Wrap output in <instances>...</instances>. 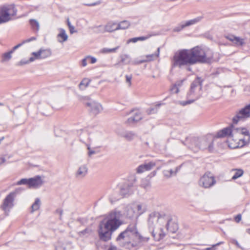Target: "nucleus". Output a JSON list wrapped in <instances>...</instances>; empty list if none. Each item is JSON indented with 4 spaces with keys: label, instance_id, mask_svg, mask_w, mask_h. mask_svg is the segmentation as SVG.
I'll use <instances>...</instances> for the list:
<instances>
[{
    "label": "nucleus",
    "instance_id": "1",
    "mask_svg": "<svg viewBox=\"0 0 250 250\" xmlns=\"http://www.w3.org/2000/svg\"><path fill=\"white\" fill-rule=\"evenodd\" d=\"M210 58L207 56L204 49L199 46L190 49H181L176 52L173 57V67L182 68L188 66L187 70L191 71L189 66L197 63L209 62Z\"/></svg>",
    "mask_w": 250,
    "mask_h": 250
},
{
    "label": "nucleus",
    "instance_id": "2",
    "mask_svg": "<svg viewBox=\"0 0 250 250\" xmlns=\"http://www.w3.org/2000/svg\"><path fill=\"white\" fill-rule=\"evenodd\" d=\"M122 216L120 211L115 210L111 211L104 220L100 222L98 229L100 240L107 241L111 239L113 232L122 224V222L120 220Z\"/></svg>",
    "mask_w": 250,
    "mask_h": 250
},
{
    "label": "nucleus",
    "instance_id": "3",
    "mask_svg": "<svg viewBox=\"0 0 250 250\" xmlns=\"http://www.w3.org/2000/svg\"><path fill=\"white\" fill-rule=\"evenodd\" d=\"M172 218L168 215L165 214H160L159 212H152L150 214L148 220V223L150 230L152 229V235L155 240L159 241L163 239L166 235L162 228H160V232L159 233V238L155 237V234L153 230V224L157 222L161 225L165 224L167 231L172 233H174L178 229V226L176 224L171 222Z\"/></svg>",
    "mask_w": 250,
    "mask_h": 250
},
{
    "label": "nucleus",
    "instance_id": "4",
    "mask_svg": "<svg viewBox=\"0 0 250 250\" xmlns=\"http://www.w3.org/2000/svg\"><path fill=\"white\" fill-rule=\"evenodd\" d=\"M235 130L240 134L244 135V136L243 138L235 140L234 141H237L236 145L230 146L229 145V147L236 148L242 147L248 145L250 141V134L249 130L245 128H235L231 126L227 127L219 131L217 133V137L218 138L229 137L231 139L233 137Z\"/></svg>",
    "mask_w": 250,
    "mask_h": 250
},
{
    "label": "nucleus",
    "instance_id": "5",
    "mask_svg": "<svg viewBox=\"0 0 250 250\" xmlns=\"http://www.w3.org/2000/svg\"><path fill=\"white\" fill-rule=\"evenodd\" d=\"M202 80L200 77H197L191 83L189 90L187 93L186 101H181L180 104L183 106L190 104L199 99L201 96Z\"/></svg>",
    "mask_w": 250,
    "mask_h": 250
},
{
    "label": "nucleus",
    "instance_id": "6",
    "mask_svg": "<svg viewBox=\"0 0 250 250\" xmlns=\"http://www.w3.org/2000/svg\"><path fill=\"white\" fill-rule=\"evenodd\" d=\"M135 224H132L128 226L126 229L121 232L116 239L119 245L123 247L129 248L130 246L134 247L132 243L133 235L136 233Z\"/></svg>",
    "mask_w": 250,
    "mask_h": 250
},
{
    "label": "nucleus",
    "instance_id": "7",
    "mask_svg": "<svg viewBox=\"0 0 250 250\" xmlns=\"http://www.w3.org/2000/svg\"><path fill=\"white\" fill-rule=\"evenodd\" d=\"M191 143H194L195 147L192 145H189L188 148L194 152H197L199 149L204 150L208 149V151L212 152L213 150V140L211 137H204L198 138L194 137L191 140Z\"/></svg>",
    "mask_w": 250,
    "mask_h": 250
},
{
    "label": "nucleus",
    "instance_id": "8",
    "mask_svg": "<svg viewBox=\"0 0 250 250\" xmlns=\"http://www.w3.org/2000/svg\"><path fill=\"white\" fill-rule=\"evenodd\" d=\"M133 192V187L132 184L125 183L120 188V194L117 196L114 194L109 197L110 202L113 204L114 202L118 201L122 198L126 197L132 194Z\"/></svg>",
    "mask_w": 250,
    "mask_h": 250
},
{
    "label": "nucleus",
    "instance_id": "9",
    "mask_svg": "<svg viewBox=\"0 0 250 250\" xmlns=\"http://www.w3.org/2000/svg\"><path fill=\"white\" fill-rule=\"evenodd\" d=\"M216 183L214 175L209 171L206 172L200 178L198 185L204 188H210Z\"/></svg>",
    "mask_w": 250,
    "mask_h": 250
},
{
    "label": "nucleus",
    "instance_id": "10",
    "mask_svg": "<svg viewBox=\"0 0 250 250\" xmlns=\"http://www.w3.org/2000/svg\"><path fill=\"white\" fill-rule=\"evenodd\" d=\"M43 181L40 175H37L29 179L23 178L18 181L16 185H27L29 188H37L41 187Z\"/></svg>",
    "mask_w": 250,
    "mask_h": 250
},
{
    "label": "nucleus",
    "instance_id": "11",
    "mask_svg": "<svg viewBox=\"0 0 250 250\" xmlns=\"http://www.w3.org/2000/svg\"><path fill=\"white\" fill-rule=\"evenodd\" d=\"M17 10L14 5L3 7L1 9L0 24L6 22L11 20L10 16L16 15Z\"/></svg>",
    "mask_w": 250,
    "mask_h": 250
},
{
    "label": "nucleus",
    "instance_id": "12",
    "mask_svg": "<svg viewBox=\"0 0 250 250\" xmlns=\"http://www.w3.org/2000/svg\"><path fill=\"white\" fill-rule=\"evenodd\" d=\"M250 118V104H248L236 112L235 116L232 119V122L236 124L240 120H245Z\"/></svg>",
    "mask_w": 250,
    "mask_h": 250
},
{
    "label": "nucleus",
    "instance_id": "13",
    "mask_svg": "<svg viewBox=\"0 0 250 250\" xmlns=\"http://www.w3.org/2000/svg\"><path fill=\"white\" fill-rule=\"evenodd\" d=\"M15 199L14 193H10L3 200V203L1 205V208L6 214H8L10 209L14 207Z\"/></svg>",
    "mask_w": 250,
    "mask_h": 250
},
{
    "label": "nucleus",
    "instance_id": "14",
    "mask_svg": "<svg viewBox=\"0 0 250 250\" xmlns=\"http://www.w3.org/2000/svg\"><path fill=\"white\" fill-rule=\"evenodd\" d=\"M51 51L49 49L41 48L37 52L32 53L33 57H30V61H34L35 60L45 59L51 55Z\"/></svg>",
    "mask_w": 250,
    "mask_h": 250
},
{
    "label": "nucleus",
    "instance_id": "15",
    "mask_svg": "<svg viewBox=\"0 0 250 250\" xmlns=\"http://www.w3.org/2000/svg\"><path fill=\"white\" fill-rule=\"evenodd\" d=\"M203 19V17L200 16L196 17V18L194 19L190 20L189 21H185V22H181L180 24H179L178 26L175 27L173 29L174 32H178L181 31L184 28L190 26L193 24H195L199 22H200L201 20Z\"/></svg>",
    "mask_w": 250,
    "mask_h": 250
},
{
    "label": "nucleus",
    "instance_id": "16",
    "mask_svg": "<svg viewBox=\"0 0 250 250\" xmlns=\"http://www.w3.org/2000/svg\"><path fill=\"white\" fill-rule=\"evenodd\" d=\"M85 105L89 107L90 111L94 115L99 114L103 110L101 104L95 101L86 102Z\"/></svg>",
    "mask_w": 250,
    "mask_h": 250
},
{
    "label": "nucleus",
    "instance_id": "17",
    "mask_svg": "<svg viewBox=\"0 0 250 250\" xmlns=\"http://www.w3.org/2000/svg\"><path fill=\"white\" fill-rule=\"evenodd\" d=\"M156 166V163L154 162L151 161L147 163L139 166L137 168V172L138 173H141L145 171H148L151 170L153 167Z\"/></svg>",
    "mask_w": 250,
    "mask_h": 250
},
{
    "label": "nucleus",
    "instance_id": "18",
    "mask_svg": "<svg viewBox=\"0 0 250 250\" xmlns=\"http://www.w3.org/2000/svg\"><path fill=\"white\" fill-rule=\"evenodd\" d=\"M226 38L232 42L237 46H242L245 43L244 40L238 37H235L232 35H229L226 37Z\"/></svg>",
    "mask_w": 250,
    "mask_h": 250
},
{
    "label": "nucleus",
    "instance_id": "19",
    "mask_svg": "<svg viewBox=\"0 0 250 250\" xmlns=\"http://www.w3.org/2000/svg\"><path fill=\"white\" fill-rule=\"evenodd\" d=\"M88 168L85 165L80 166L76 173V177L78 178L84 177L87 173Z\"/></svg>",
    "mask_w": 250,
    "mask_h": 250
},
{
    "label": "nucleus",
    "instance_id": "20",
    "mask_svg": "<svg viewBox=\"0 0 250 250\" xmlns=\"http://www.w3.org/2000/svg\"><path fill=\"white\" fill-rule=\"evenodd\" d=\"M118 30V23L116 22H109L104 27V31L108 32H112Z\"/></svg>",
    "mask_w": 250,
    "mask_h": 250
},
{
    "label": "nucleus",
    "instance_id": "21",
    "mask_svg": "<svg viewBox=\"0 0 250 250\" xmlns=\"http://www.w3.org/2000/svg\"><path fill=\"white\" fill-rule=\"evenodd\" d=\"M135 231H136V233L133 235V240L134 239H137L140 242H146L149 240V237H144L138 232L136 225Z\"/></svg>",
    "mask_w": 250,
    "mask_h": 250
},
{
    "label": "nucleus",
    "instance_id": "22",
    "mask_svg": "<svg viewBox=\"0 0 250 250\" xmlns=\"http://www.w3.org/2000/svg\"><path fill=\"white\" fill-rule=\"evenodd\" d=\"M58 41L59 42H63L67 41L68 36L67 35L65 31L62 28L60 29V33L57 36Z\"/></svg>",
    "mask_w": 250,
    "mask_h": 250
},
{
    "label": "nucleus",
    "instance_id": "23",
    "mask_svg": "<svg viewBox=\"0 0 250 250\" xmlns=\"http://www.w3.org/2000/svg\"><path fill=\"white\" fill-rule=\"evenodd\" d=\"M160 53V48H157V50L156 52L154 54H152L150 55H147L145 56L142 57L143 58V59L146 61V62L151 61L155 59H156L157 58L159 57Z\"/></svg>",
    "mask_w": 250,
    "mask_h": 250
},
{
    "label": "nucleus",
    "instance_id": "24",
    "mask_svg": "<svg viewBox=\"0 0 250 250\" xmlns=\"http://www.w3.org/2000/svg\"><path fill=\"white\" fill-rule=\"evenodd\" d=\"M120 135L129 141L132 140L136 136V134L131 131H124L121 133Z\"/></svg>",
    "mask_w": 250,
    "mask_h": 250
},
{
    "label": "nucleus",
    "instance_id": "25",
    "mask_svg": "<svg viewBox=\"0 0 250 250\" xmlns=\"http://www.w3.org/2000/svg\"><path fill=\"white\" fill-rule=\"evenodd\" d=\"M142 119V116L140 113L137 112L133 117H131L127 119V122L129 124L136 123Z\"/></svg>",
    "mask_w": 250,
    "mask_h": 250
},
{
    "label": "nucleus",
    "instance_id": "26",
    "mask_svg": "<svg viewBox=\"0 0 250 250\" xmlns=\"http://www.w3.org/2000/svg\"><path fill=\"white\" fill-rule=\"evenodd\" d=\"M130 25L129 21L124 20L118 23V30H125L127 29Z\"/></svg>",
    "mask_w": 250,
    "mask_h": 250
},
{
    "label": "nucleus",
    "instance_id": "27",
    "mask_svg": "<svg viewBox=\"0 0 250 250\" xmlns=\"http://www.w3.org/2000/svg\"><path fill=\"white\" fill-rule=\"evenodd\" d=\"M29 23L31 26L32 29L35 32H38L40 29V24L39 22L35 19H30Z\"/></svg>",
    "mask_w": 250,
    "mask_h": 250
},
{
    "label": "nucleus",
    "instance_id": "28",
    "mask_svg": "<svg viewBox=\"0 0 250 250\" xmlns=\"http://www.w3.org/2000/svg\"><path fill=\"white\" fill-rule=\"evenodd\" d=\"M41 206V201L39 198H36L35 202L31 206V212H33L35 211L38 210Z\"/></svg>",
    "mask_w": 250,
    "mask_h": 250
},
{
    "label": "nucleus",
    "instance_id": "29",
    "mask_svg": "<svg viewBox=\"0 0 250 250\" xmlns=\"http://www.w3.org/2000/svg\"><path fill=\"white\" fill-rule=\"evenodd\" d=\"M150 36H151V35H149V36H145V37H139L133 38L130 39L128 41V42H136L138 41H145V40L148 39Z\"/></svg>",
    "mask_w": 250,
    "mask_h": 250
},
{
    "label": "nucleus",
    "instance_id": "30",
    "mask_svg": "<svg viewBox=\"0 0 250 250\" xmlns=\"http://www.w3.org/2000/svg\"><path fill=\"white\" fill-rule=\"evenodd\" d=\"M13 53V51H10L8 52L2 54V59L1 62H7L9 61L12 56L11 54Z\"/></svg>",
    "mask_w": 250,
    "mask_h": 250
},
{
    "label": "nucleus",
    "instance_id": "31",
    "mask_svg": "<svg viewBox=\"0 0 250 250\" xmlns=\"http://www.w3.org/2000/svg\"><path fill=\"white\" fill-rule=\"evenodd\" d=\"M121 62L125 64H128L130 62L131 59L129 55L125 54L121 56Z\"/></svg>",
    "mask_w": 250,
    "mask_h": 250
},
{
    "label": "nucleus",
    "instance_id": "32",
    "mask_svg": "<svg viewBox=\"0 0 250 250\" xmlns=\"http://www.w3.org/2000/svg\"><path fill=\"white\" fill-rule=\"evenodd\" d=\"M235 170L236 171L235 174H234V175L232 176V180H235L239 177H240L241 176H242L244 173V171L242 169H235Z\"/></svg>",
    "mask_w": 250,
    "mask_h": 250
},
{
    "label": "nucleus",
    "instance_id": "33",
    "mask_svg": "<svg viewBox=\"0 0 250 250\" xmlns=\"http://www.w3.org/2000/svg\"><path fill=\"white\" fill-rule=\"evenodd\" d=\"M56 250H71L70 244L58 245L56 247Z\"/></svg>",
    "mask_w": 250,
    "mask_h": 250
},
{
    "label": "nucleus",
    "instance_id": "34",
    "mask_svg": "<svg viewBox=\"0 0 250 250\" xmlns=\"http://www.w3.org/2000/svg\"><path fill=\"white\" fill-rule=\"evenodd\" d=\"M141 187L146 189L150 187V182L147 179H143L141 181Z\"/></svg>",
    "mask_w": 250,
    "mask_h": 250
},
{
    "label": "nucleus",
    "instance_id": "35",
    "mask_svg": "<svg viewBox=\"0 0 250 250\" xmlns=\"http://www.w3.org/2000/svg\"><path fill=\"white\" fill-rule=\"evenodd\" d=\"M135 212L133 208L131 207L127 208L126 216L128 218H131L133 217Z\"/></svg>",
    "mask_w": 250,
    "mask_h": 250
},
{
    "label": "nucleus",
    "instance_id": "36",
    "mask_svg": "<svg viewBox=\"0 0 250 250\" xmlns=\"http://www.w3.org/2000/svg\"><path fill=\"white\" fill-rule=\"evenodd\" d=\"M118 48H119L118 46L113 48H111V49L104 48L102 49L101 52L103 53H111V52H115L118 49Z\"/></svg>",
    "mask_w": 250,
    "mask_h": 250
},
{
    "label": "nucleus",
    "instance_id": "37",
    "mask_svg": "<svg viewBox=\"0 0 250 250\" xmlns=\"http://www.w3.org/2000/svg\"><path fill=\"white\" fill-rule=\"evenodd\" d=\"M193 137L187 138L185 141H182L181 142L184 145L187 146L188 147L189 145H192L194 147H195L194 143H191L190 142V140Z\"/></svg>",
    "mask_w": 250,
    "mask_h": 250
},
{
    "label": "nucleus",
    "instance_id": "38",
    "mask_svg": "<svg viewBox=\"0 0 250 250\" xmlns=\"http://www.w3.org/2000/svg\"><path fill=\"white\" fill-rule=\"evenodd\" d=\"M30 58L28 60H26L25 59H22L21 61L18 62L16 63V65H17V66H22V65H23L24 64H27V63H28L29 62H33V61H30Z\"/></svg>",
    "mask_w": 250,
    "mask_h": 250
},
{
    "label": "nucleus",
    "instance_id": "39",
    "mask_svg": "<svg viewBox=\"0 0 250 250\" xmlns=\"http://www.w3.org/2000/svg\"><path fill=\"white\" fill-rule=\"evenodd\" d=\"M90 82V80H89L88 79H84L83 80V81L80 83L79 86L81 88L83 85L84 86V87H86L88 86Z\"/></svg>",
    "mask_w": 250,
    "mask_h": 250
},
{
    "label": "nucleus",
    "instance_id": "40",
    "mask_svg": "<svg viewBox=\"0 0 250 250\" xmlns=\"http://www.w3.org/2000/svg\"><path fill=\"white\" fill-rule=\"evenodd\" d=\"M161 104H158L156 105L155 107L151 108L147 111V113L148 114H150L152 113H155L157 112V108Z\"/></svg>",
    "mask_w": 250,
    "mask_h": 250
},
{
    "label": "nucleus",
    "instance_id": "41",
    "mask_svg": "<svg viewBox=\"0 0 250 250\" xmlns=\"http://www.w3.org/2000/svg\"><path fill=\"white\" fill-rule=\"evenodd\" d=\"M145 62H146V61H145V60H144L143 59L140 60H138L137 59V60H135L131 62V63L133 65H137V64H141V63H144Z\"/></svg>",
    "mask_w": 250,
    "mask_h": 250
},
{
    "label": "nucleus",
    "instance_id": "42",
    "mask_svg": "<svg viewBox=\"0 0 250 250\" xmlns=\"http://www.w3.org/2000/svg\"><path fill=\"white\" fill-rule=\"evenodd\" d=\"M180 167H181L180 166L176 167V168H175V171H173V170L172 169H170V170H168V173H169V174H170V177L173 174L176 175L177 172L180 169Z\"/></svg>",
    "mask_w": 250,
    "mask_h": 250
},
{
    "label": "nucleus",
    "instance_id": "43",
    "mask_svg": "<svg viewBox=\"0 0 250 250\" xmlns=\"http://www.w3.org/2000/svg\"><path fill=\"white\" fill-rule=\"evenodd\" d=\"M55 213L59 214V215H60L59 219L60 220H62V215L63 213V210L61 208H58L55 210Z\"/></svg>",
    "mask_w": 250,
    "mask_h": 250
},
{
    "label": "nucleus",
    "instance_id": "44",
    "mask_svg": "<svg viewBox=\"0 0 250 250\" xmlns=\"http://www.w3.org/2000/svg\"><path fill=\"white\" fill-rule=\"evenodd\" d=\"M91 232V230L89 229H85L80 232V235H85L86 234H89Z\"/></svg>",
    "mask_w": 250,
    "mask_h": 250
},
{
    "label": "nucleus",
    "instance_id": "45",
    "mask_svg": "<svg viewBox=\"0 0 250 250\" xmlns=\"http://www.w3.org/2000/svg\"><path fill=\"white\" fill-rule=\"evenodd\" d=\"M126 82L128 84V86H130L131 84V79H132V75H126L125 76Z\"/></svg>",
    "mask_w": 250,
    "mask_h": 250
},
{
    "label": "nucleus",
    "instance_id": "46",
    "mask_svg": "<svg viewBox=\"0 0 250 250\" xmlns=\"http://www.w3.org/2000/svg\"><path fill=\"white\" fill-rule=\"evenodd\" d=\"M23 190V189L22 188H16L14 191H12L11 193H14V197H16L17 194L20 193Z\"/></svg>",
    "mask_w": 250,
    "mask_h": 250
},
{
    "label": "nucleus",
    "instance_id": "47",
    "mask_svg": "<svg viewBox=\"0 0 250 250\" xmlns=\"http://www.w3.org/2000/svg\"><path fill=\"white\" fill-rule=\"evenodd\" d=\"M137 210H138L139 214H141L145 211V209L142 208V206L141 205H140V204L138 205L137 206Z\"/></svg>",
    "mask_w": 250,
    "mask_h": 250
},
{
    "label": "nucleus",
    "instance_id": "48",
    "mask_svg": "<svg viewBox=\"0 0 250 250\" xmlns=\"http://www.w3.org/2000/svg\"><path fill=\"white\" fill-rule=\"evenodd\" d=\"M171 91L175 93L179 92V88L177 87L176 84H175L171 88Z\"/></svg>",
    "mask_w": 250,
    "mask_h": 250
},
{
    "label": "nucleus",
    "instance_id": "49",
    "mask_svg": "<svg viewBox=\"0 0 250 250\" xmlns=\"http://www.w3.org/2000/svg\"><path fill=\"white\" fill-rule=\"evenodd\" d=\"M87 59H90V62L91 63H94L96 62V59L94 57H91V56H88L87 57Z\"/></svg>",
    "mask_w": 250,
    "mask_h": 250
},
{
    "label": "nucleus",
    "instance_id": "50",
    "mask_svg": "<svg viewBox=\"0 0 250 250\" xmlns=\"http://www.w3.org/2000/svg\"><path fill=\"white\" fill-rule=\"evenodd\" d=\"M36 40V38L34 37H31L29 39H28L26 40H24V41H23L22 42V43H26V42H31L32 41H34V40Z\"/></svg>",
    "mask_w": 250,
    "mask_h": 250
},
{
    "label": "nucleus",
    "instance_id": "51",
    "mask_svg": "<svg viewBox=\"0 0 250 250\" xmlns=\"http://www.w3.org/2000/svg\"><path fill=\"white\" fill-rule=\"evenodd\" d=\"M100 3H101V1H97L96 2H94V3H89V4H85V5H87V6H95V5H98V4H100Z\"/></svg>",
    "mask_w": 250,
    "mask_h": 250
},
{
    "label": "nucleus",
    "instance_id": "52",
    "mask_svg": "<svg viewBox=\"0 0 250 250\" xmlns=\"http://www.w3.org/2000/svg\"><path fill=\"white\" fill-rule=\"evenodd\" d=\"M241 215L240 214H239L236 215V216L235 217V221L236 222L238 223L241 220Z\"/></svg>",
    "mask_w": 250,
    "mask_h": 250
},
{
    "label": "nucleus",
    "instance_id": "53",
    "mask_svg": "<svg viewBox=\"0 0 250 250\" xmlns=\"http://www.w3.org/2000/svg\"><path fill=\"white\" fill-rule=\"evenodd\" d=\"M222 243H219L215 245H213L212 247H208V248H207L206 249V250H215V247L216 246H218L220 244H221Z\"/></svg>",
    "mask_w": 250,
    "mask_h": 250
},
{
    "label": "nucleus",
    "instance_id": "54",
    "mask_svg": "<svg viewBox=\"0 0 250 250\" xmlns=\"http://www.w3.org/2000/svg\"><path fill=\"white\" fill-rule=\"evenodd\" d=\"M232 243L234 244L237 247L239 248H241V249H242V248H241V247L240 246L239 243L238 242V241L235 240V239H233L232 240Z\"/></svg>",
    "mask_w": 250,
    "mask_h": 250
},
{
    "label": "nucleus",
    "instance_id": "55",
    "mask_svg": "<svg viewBox=\"0 0 250 250\" xmlns=\"http://www.w3.org/2000/svg\"><path fill=\"white\" fill-rule=\"evenodd\" d=\"M163 173H164V175L165 177H166L167 178L170 177V174H169V173H168V170H164Z\"/></svg>",
    "mask_w": 250,
    "mask_h": 250
},
{
    "label": "nucleus",
    "instance_id": "56",
    "mask_svg": "<svg viewBox=\"0 0 250 250\" xmlns=\"http://www.w3.org/2000/svg\"><path fill=\"white\" fill-rule=\"evenodd\" d=\"M107 250H117V249L116 247H115V246H114L112 244H110V246H109Z\"/></svg>",
    "mask_w": 250,
    "mask_h": 250
},
{
    "label": "nucleus",
    "instance_id": "57",
    "mask_svg": "<svg viewBox=\"0 0 250 250\" xmlns=\"http://www.w3.org/2000/svg\"><path fill=\"white\" fill-rule=\"evenodd\" d=\"M69 28V31H70V33L71 34H73L74 33H75L77 31L75 30V27L74 26H70V27Z\"/></svg>",
    "mask_w": 250,
    "mask_h": 250
},
{
    "label": "nucleus",
    "instance_id": "58",
    "mask_svg": "<svg viewBox=\"0 0 250 250\" xmlns=\"http://www.w3.org/2000/svg\"><path fill=\"white\" fill-rule=\"evenodd\" d=\"M22 42L21 43H19L18 44H17V45L15 46L13 49L11 50V51H13V53L14 52V51L16 50L17 49H18L19 47H20L22 44Z\"/></svg>",
    "mask_w": 250,
    "mask_h": 250
},
{
    "label": "nucleus",
    "instance_id": "59",
    "mask_svg": "<svg viewBox=\"0 0 250 250\" xmlns=\"http://www.w3.org/2000/svg\"><path fill=\"white\" fill-rule=\"evenodd\" d=\"M87 57L86 58H84L82 60V65L83 66H85L87 64V62H86V60H87Z\"/></svg>",
    "mask_w": 250,
    "mask_h": 250
},
{
    "label": "nucleus",
    "instance_id": "60",
    "mask_svg": "<svg viewBox=\"0 0 250 250\" xmlns=\"http://www.w3.org/2000/svg\"><path fill=\"white\" fill-rule=\"evenodd\" d=\"M96 153L95 151H94L93 150L88 151V155L89 157H90L92 155Z\"/></svg>",
    "mask_w": 250,
    "mask_h": 250
},
{
    "label": "nucleus",
    "instance_id": "61",
    "mask_svg": "<svg viewBox=\"0 0 250 250\" xmlns=\"http://www.w3.org/2000/svg\"><path fill=\"white\" fill-rule=\"evenodd\" d=\"M67 25H68L69 28L70 27V26H73V25H72L71 24V23H70V21H69L68 19L67 20Z\"/></svg>",
    "mask_w": 250,
    "mask_h": 250
},
{
    "label": "nucleus",
    "instance_id": "62",
    "mask_svg": "<svg viewBox=\"0 0 250 250\" xmlns=\"http://www.w3.org/2000/svg\"><path fill=\"white\" fill-rule=\"evenodd\" d=\"M1 163H0V164H1V163H4V162H5V158H2L1 159Z\"/></svg>",
    "mask_w": 250,
    "mask_h": 250
},
{
    "label": "nucleus",
    "instance_id": "63",
    "mask_svg": "<svg viewBox=\"0 0 250 250\" xmlns=\"http://www.w3.org/2000/svg\"><path fill=\"white\" fill-rule=\"evenodd\" d=\"M156 173V171H153L151 174H152V176L155 175Z\"/></svg>",
    "mask_w": 250,
    "mask_h": 250
},
{
    "label": "nucleus",
    "instance_id": "64",
    "mask_svg": "<svg viewBox=\"0 0 250 250\" xmlns=\"http://www.w3.org/2000/svg\"><path fill=\"white\" fill-rule=\"evenodd\" d=\"M4 139V137H2L1 138H0V143H1V142Z\"/></svg>",
    "mask_w": 250,
    "mask_h": 250
}]
</instances>
